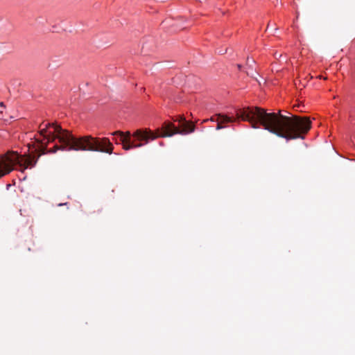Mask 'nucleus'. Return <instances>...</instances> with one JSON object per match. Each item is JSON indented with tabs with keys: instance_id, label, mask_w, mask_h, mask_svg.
Wrapping results in <instances>:
<instances>
[{
	"instance_id": "nucleus-1",
	"label": "nucleus",
	"mask_w": 355,
	"mask_h": 355,
	"mask_svg": "<svg viewBox=\"0 0 355 355\" xmlns=\"http://www.w3.org/2000/svg\"><path fill=\"white\" fill-rule=\"evenodd\" d=\"M35 141L41 144L42 154L54 153L58 150L75 151H94L111 155L114 146L107 137L98 138L91 135L76 137L56 123L42 122Z\"/></svg>"
},
{
	"instance_id": "nucleus-2",
	"label": "nucleus",
	"mask_w": 355,
	"mask_h": 355,
	"mask_svg": "<svg viewBox=\"0 0 355 355\" xmlns=\"http://www.w3.org/2000/svg\"><path fill=\"white\" fill-rule=\"evenodd\" d=\"M235 112L238 119L250 122L252 128H259V123L264 130L287 141L304 139V135L311 128V121L309 117L293 114L288 116L282 114L281 110L267 112L266 110L256 106L239 108Z\"/></svg>"
},
{
	"instance_id": "nucleus-3",
	"label": "nucleus",
	"mask_w": 355,
	"mask_h": 355,
	"mask_svg": "<svg viewBox=\"0 0 355 355\" xmlns=\"http://www.w3.org/2000/svg\"><path fill=\"white\" fill-rule=\"evenodd\" d=\"M178 121L182 122V129H179L173 123L168 121L162 124L161 129L158 128L156 132L144 128L138 129L132 134L127 131H116L112 132V135H119V140L123 145V148L128 150L132 148H140L147 144L150 141H153L159 137H168L174 135H187L193 132L196 129L195 125L186 121L182 116H179Z\"/></svg>"
},
{
	"instance_id": "nucleus-4",
	"label": "nucleus",
	"mask_w": 355,
	"mask_h": 355,
	"mask_svg": "<svg viewBox=\"0 0 355 355\" xmlns=\"http://www.w3.org/2000/svg\"><path fill=\"white\" fill-rule=\"evenodd\" d=\"M38 157H25L15 151H8L0 156V178L10 173L14 166L18 165L20 171L24 172L27 168H33L37 162Z\"/></svg>"
},
{
	"instance_id": "nucleus-5",
	"label": "nucleus",
	"mask_w": 355,
	"mask_h": 355,
	"mask_svg": "<svg viewBox=\"0 0 355 355\" xmlns=\"http://www.w3.org/2000/svg\"><path fill=\"white\" fill-rule=\"evenodd\" d=\"M216 120V121H220V122L222 123L223 124L227 123H233L236 121L235 119H233L223 114H217Z\"/></svg>"
},
{
	"instance_id": "nucleus-6",
	"label": "nucleus",
	"mask_w": 355,
	"mask_h": 355,
	"mask_svg": "<svg viewBox=\"0 0 355 355\" xmlns=\"http://www.w3.org/2000/svg\"><path fill=\"white\" fill-rule=\"evenodd\" d=\"M216 123H217V125L216 127V129L217 130L225 128L227 127L226 125H223V123L220 122V121H216Z\"/></svg>"
},
{
	"instance_id": "nucleus-7",
	"label": "nucleus",
	"mask_w": 355,
	"mask_h": 355,
	"mask_svg": "<svg viewBox=\"0 0 355 355\" xmlns=\"http://www.w3.org/2000/svg\"><path fill=\"white\" fill-rule=\"evenodd\" d=\"M246 63L248 66L252 67L254 63V60L253 58L248 57Z\"/></svg>"
},
{
	"instance_id": "nucleus-8",
	"label": "nucleus",
	"mask_w": 355,
	"mask_h": 355,
	"mask_svg": "<svg viewBox=\"0 0 355 355\" xmlns=\"http://www.w3.org/2000/svg\"><path fill=\"white\" fill-rule=\"evenodd\" d=\"M216 114L215 116H211L209 119H207V120H209V121H212V122H216Z\"/></svg>"
},
{
	"instance_id": "nucleus-9",
	"label": "nucleus",
	"mask_w": 355,
	"mask_h": 355,
	"mask_svg": "<svg viewBox=\"0 0 355 355\" xmlns=\"http://www.w3.org/2000/svg\"><path fill=\"white\" fill-rule=\"evenodd\" d=\"M237 67H238L239 69H241L242 68V65L240 64H237Z\"/></svg>"
},
{
	"instance_id": "nucleus-10",
	"label": "nucleus",
	"mask_w": 355,
	"mask_h": 355,
	"mask_svg": "<svg viewBox=\"0 0 355 355\" xmlns=\"http://www.w3.org/2000/svg\"><path fill=\"white\" fill-rule=\"evenodd\" d=\"M207 121H209V120H207V119L203 120V122H204V123L207 122Z\"/></svg>"
},
{
	"instance_id": "nucleus-11",
	"label": "nucleus",
	"mask_w": 355,
	"mask_h": 355,
	"mask_svg": "<svg viewBox=\"0 0 355 355\" xmlns=\"http://www.w3.org/2000/svg\"><path fill=\"white\" fill-rule=\"evenodd\" d=\"M0 105H1V106H3V102H1V103H0Z\"/></svg>"
}]
</instances>
